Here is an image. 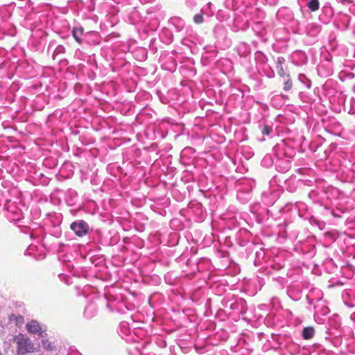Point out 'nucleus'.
<instances>
[{
  "label": "nucleus",
  "instance_id": "f257e3e1",
  "mask_svg": "<svg viewBox=\"0 0 355 355\" xmlns=\"http://www.w3.org/2000/svg\"><path fill=\"white\" fill-rule=\"evenodd\" d=\"M15 340L18 354L24 355L26 353L32 352L34 350V345L28 338L19 334L15 337Z\"/></svg>",
  "mask_w": 355,
  "mask_h": 355
},
{
  "label": "nucleus",
  "instance_id": "f03ea898",
  "mask_svg": "<svg viewBox=\"0 0 355 355\" xmlns=\"http://www.w3.org/2000/svg\"><path fill=\"white\" fill-rule=\"evenodd\" d=\"M27 331L32 334H37L40 337L44 338L46 336L45 330L36 320H31L26 325Z\"/></svg>",
  "mask_w": 355,
  "mask_h": 355
},
{
  "label": "nucleus",
  "instance_id": "7ed1b4c3",
  "mask_svg": "<svg viewBox=\"0 0 355 355\" xmlns=\"http://www.w3.org/2000/svg\"><path fill=\"white\" fill-rule=\"evenodd\" d=\"M70 228L78 236L86 234L89 230L87 223H71Z\"/></svg>",
  "mask_w": 355,
  "mask_h": 355
},
{
  "label": "nucleus",
  "instance_id": "20e7f679",
  "mask_svg": "<svg viewBox=\"0 0 355 355\" xmlns=\"http://www.w3.org/2000/svg\"><path fill=\"white\" fill-rule=\"evenodd\" d=\"M315 329L313 327H306L302 331V337L304 340H309L313 337Z\"/></svg>",
  "mask_w": 355,
  "mask_h": 355
},
{
  "label": "nucleus",
  "instance_id": "39448f33",
  "mask_svg": "<svg viewBox=\"0 0 355 355\" xmlns=\"http://www.w3.org/2000/svg\"><path fill=\"white\" fill-rule=\"evenodd\" d=\"M84 33V28L83 27L74 28L72 31V34L75 40L79 44L81 43V36Z\"/></svg>",
  "mask_w": 355,
  "mask_h": 355
},
{
  "label": "nucleus",
  "instance_id": "423d86ee",
  "mask_svg": "<svg viewBox=\"0 0 355 355\" xmlns=\"http://www.w3.org/2000/svg\"><path fill=\"white\" fill-rule=\"evenodd\" d=\"M275 70L277 73L282 77H284L285 76H288V75L283 69L282 61L280 58H278V60L276 62Z\"/></svg>",
  "mask_w": 355,
  "mask_h": 355
},
{
  "label": "nucleus",
  "instance_id": "0eeeda50",
  "mask_svg": "<svg viewBox=\"0 0 355 355\" xmlns=\"http://www.w3.org/2000/svg\"><path fill=\"white\" fill-rule=\"evenodd\" d=\"M319 1L318 0H311L308 4L307 6L310 10L312 12H315L319 9Z\"/></svg>",
  "mask_w": 355,
  "mask_h": 355
},
{
  "label": "nucleus",
  "instance_id": "6e6552de",
  "mask_svg": "<svg viewBox=\"0 0 355 355\" xmlns=\"http://www.w3.org/2000/svg\"><path fill=\"white\" fill-rule=\"evenodd\" d=\"M42 345L44 348L47 350H53L55 348L54 343L50 341L49 340H43Z\"/></svg>",
  "mask_w": 355,
  "mask_h": 355
},
{
  "label": "nucleus",
  "instance_id": "1a4fd4ad",
  "mask_svg": "<svg viewBox=\"0 0 355 355\" xmlns=\"http://www.w3.org/2000/svg\"><path fill=\"white\" fill-rule=\"evenodd\" d=\"M193 20L196 24H201L203 21V17L201 15H196L193 17Z\"/></svg>",
  "mask_w": 355,
  "mask_h": 355
},
{
  "label": "nucleus",
  "instance_id": "9d476101",
  "mask_svg": "<svg viewBox=\"0 0 355 355\" xmlns=\"http://www.w3.org/2000/svg\"><path fill=\"white\" fill-rule=\"evenodd\" d=\"M292 85H293V83H292L291 80L290 79H288L284 83V88L285 90L288 91L291 89Z\"/></svg>",
  "mask_w": 355,
  "mask_h": 355
},
{
  "label": "nucleus",
  "instance_id": "9b49d317",
  "mask_svg": "<svg viewBox=\"0 0 355 355\" xmlns=\"http://www.w3.org/2000/svg\"><path fill=\"white\" fill-rule=\"evenodd\" d=\"M272 131V129L268 125H265L262 129V133L265 135H269Z\"/></svg>",
  "mask_w": 355,
  "mask_h": 355
},
{
  "label": "nucleus",
  "instance_id": "f8f14e48",
  "mask_svg": "<svg viewBox=\"0 0 355 355\" xmlns=\"http://www.w3.org/2000/svg\"><path fill=\"white\" fill-rule=\"evenodd\" d=\"M13 319H15L17 322H23V320H24V318L21 315L17 316L15 315H12L10 316V320H13Z\"/></svg>",
  "mask_w": 355,
  "mask_h": 355
},
{
  "label": "nucleus",
  "instance_id": "ddd939ff",
  "mask_svg": "<svg viewBox=\"0 0 355 355\" xmlns=\"http://www.w3.org/2000/svg\"><path fill=\"white\" fill-rule=\"evenodd\" d=\"M0 355H1V354H0Z\"/></svg>",
  "mask_w": 355,
  "mask_h": 355
},
{
  "label": "nucleus",
  "instance_id": "4468645a",
  "mask_svg": "<svg viewBox=\"0 0 355 355\" xmlns=\"http://www.w3.org/2000/svg\"><path fill=\"white\" fill-rule=\"evenodd\" d=\"M0 355H1V354H0Z\"/></svg>",
  "mask_w": 355,
  "mask_h": 355
}]
</instances>
